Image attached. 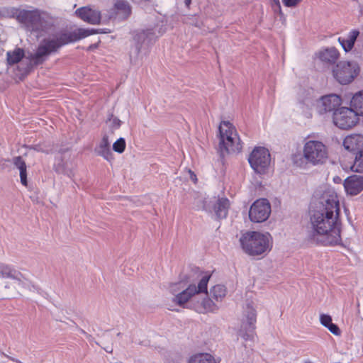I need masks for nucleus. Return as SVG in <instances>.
<instances>
[{"label":"nucleus","mask_w":363,"mask_h":363,"mask_svg":"<svg viewBox=\"0 0 363 363\" xmlns=\"http://www.w3.org/2000/svg\"><path fill=\"white\" fill-rule=\"evenodd\" d=\"M340 204L336 192L327 189L320 195L315 208L310 211L309 240L324 246L341 242Z\"/></svg>","instance_id":"1"},{"label":"nucleus","mask_w":363,"mask_h":363,"mask_svg":"<svg viewBox=\"0 0 363 363\" xmlns=\"http://www.w3.org/2000/svg\"><path fill=\"white\" fill-rule=\"evenodd\" d=\"M342 99L340 96L332 94L317 99L315 91L312 89H304L299 92L298 96L297 108L306 117H311V111L315 107L320 114L328 112L333 113L340 108Z\"/></svg>","instance_id":"2"},{"label":"nucleus","mask_w":363,"mask_h":363,"mask_svg":"<svg viewBox=\"0 0 363 363\" xmlns=\"http://www.w3.org/2000/svg\"><path fill=\"white\" fill-rule=\"evenodd\" d=\"M211 275L206 274L198 282L197 286L194 283L188 281H182L179 283L172 284L170 286V291L175 294L173 301L177 305L189 308L190 301L196 294H207V286Z\"/></svg>","instance_id":"3"},{"label":"nucleus","mask_w":363,"mask_h":363,"mask_svg":"<svg viewBox=\"0 0 363 363\" xmlns=\"http://www.w3.org/2000/svg\"><path fill=\"white\" fill-rule=\"evenodd\" d=\"M243 251L251 256L262 255L269 252L272 247V238L269 233L247 231L240 238Z\"/></svg>","instance_id":"4"},{"label":"nucleus","mask_w":363,"mask_h":363,"mask_svg":"<svg viewBox=\"0 0 363 363\" xmlns=\"http://www.w3.org/2000/svg\"><path fill=\"white\" fill-rule=\"evenodd\" d=\"M72 41L71 36L67 33H61L52 38L44 39L39 43L35 52L30 55L29 59L33 65H40L50 54Z\"/></svg>","instance_id":"5"},{"label":"nucleus","mask_w":363,"mask_h":363,"mask_svg":"<svg viewBox=\"0 0 363 363\" xmlns=\"http://www.w3.org/2000/svg\"><path fill=\"white\" fill-rule=\"evenodd\" d=\"M219 151L224 157L226 154L239 152L242 146L235 128L229 121H222L218 128Z\"/></svg>","instance_id":"6"},{"label":"nucleus","mask_w":363,"mask_h":363,"mask_svg":"<svg viewBox=\"0 0 363 363\" xmlns=\"http://www.w3.org/2000/svg\"><path fill=\"white\" fill-rule=\"evenodd\" d=\"M303 157L309 164L322 165L328 159V147L320 140L308 138L303 146Z\"/></svg>","instance_id":"7"},{"label":"nucleus","mask_w":363,"mask_h":363,"mask_svg":"<svg viewBox=\"0 0 363 363\" xmlns=\"http://www.w3.org/2000/svg\"><path fill=\"white\" fill-rule=\"evenodd\" d=\"M156 38L152 29L136 31L133 36V45L130 51V59L132 63L136 64L148 52L150 43Z\"/></svg>","instance_id":"8"},{"label":"nucleus","mask_w":363,"mask_h":363,"mask_svg":"<svg viewBox=\"0 0 363 363\" xmlns=\"http://www.w3.org/2000/svg\"><path fill=\"white\" fill-rule=\"evenodd\" d=\"M359 66L354 61H341L333 69L334 78L341 84L351 83L359 73Z\"/></svg>","instance_id":"9"},{"label":"nucleus","mask_w":363,"mask_h":363,"mask_svg":"<svg viewBox=\"0 0 363 363\" xmlns=\"http://www.w3.org/2000/svg\"><path fill=\"white\" fill-rule=\"evenodd\" d=\"M43 13L38 9H21L18 16V23L29 31H38L44 25Z\"/></svg>","instance_id":"10"},{"label":"nucleus","mask_w":363,"mask_h":363,"mask_svg":"<svg viewBox=\"0 0 363 363\" xmlns=\"http://www.w3.org/2000/svg\"><path fill=\"white\" fill-rule=\"evenodd\" d=\"M244 314L245 318L242 322L239 335L245 341H254L256 337L255 330L257 313L251 303L246 304Z\"/></svg>","instance_id":"11"},{"label":"nucleus","mask_w":363,"mask_h":363,"mask_svg":"<svg viewBox=\"0 0 363 363\" xmlns=\"http://www.w3.org/2000/svg\"><path fill=\"white\" fill-rule=\"evenodd\" d=\"M269 150L263 147H255L250 153L248 162L254 171L258 174H264L270 164Z\"/></svg>","instance_id":"12"},{"label":"nucleus","mask_w":363,"mask_h":363,"mask_svg":"<svg viewBox=\"0 0 363 363\" xmlns=\"http://www.w3.org/2000/svg\"><path fill=\"white\" fill-rule=\"evenodd\" d=\"M333 121L337 127L346 130L355 125L359 117L351 107H340L333 113Z\"/></svg>","instance_id":"13"},{"label":"nucleus","mask_w":363,"mask_h":363,"mask_svg":"<svg viewBox=\"0 0 363 363\" xmlns=\"http://www.w3.org/2000/svg\"><path fill=\"white\" fill-rule=\"evenodd\" d=\"M271 204L267 199H257L249 210V218L252 223L266 221L271 214Z\"/></svg>","instance_id":"14"},{"label":"nucleus","mask_w":363,"mask_h":363,"mask_svg":"<svg viewBox=\"0 0 363 363\" xmlns=\"http://www.w3.org/2000/svg\"><path fill=\"white\" fill-rule=\"evenodd\" d=\"M0 277L12 279L16 284L23 288L30 289L31 286H33L30 281L21 272L11 265L0 264Z\"/></svg>","instance_id":"15"},{"label":"nucleus","mask_w":363,"mask_h":363,"mask_svg":"<svg viewBox=\"0 0 363 363\" xmlns=\"http://www.w3.org/2000/svg\"><path fill=\"white\" fill-rule=\"evenodd\" d=\"M75 14L84 22L92 25L99 24L101 21V12L89 6L79 8L75 11Z\"/></svg>","instance_id":"16"},{"label":"nucleus","mask_w":363,"mask_h":363,"mask_svg":"<svg viewBox=\"0 0 363 363\" xmlns=\"http://www.w3.org/2000/svg\"><path fill=\"white\" fill-rule=\"evenodd\" d=\"M344 188L347 194L355 196L363 190V177L352 175L344 181Z\"/></svg>","instance_id":"17"},{"label":"nucleus","mask_w":363,"mask_h":363,"mask_svg":"<svg viewBox=\"0 0 363 363\" xmlns=\"http://www.w3.org/2000/svg\"><path fill=\"white\" fill-rule=\"evenodd\" d=\"M343 146L349 152L359 151L363 148V135L351 134L345 137Z\"/></svg>","instance_id":"18"},{"label":"nucleus","mask_w":363,"mask_h":363,"mask_svg":"<svg viewBox=\"0 0 363 363\" xmlns=\"http://www.w3.org/2000/svg\"><path fill=\"white\" fill-rule=\"evenodd\" d=\"M318 59L327 64H334L339 58L340 54L338 50L334 48H328L320 50L317 53Z\"/></svg>","instance_id":"19"},{"label":"nucleus","mask_w":363,"mask_h":363,"mask_svg":"<svg viewBox=\"0 0 363 363\" xmlns=\"http://www.w3.org/2000/svg\"><path fill=\"white\" fill-rule=\"evenodd\" d=\"M98 155L103 157L106 160L111 161L113 154L110 148V142L107 135H104L99 145L95 148Z\"/></svg>","instance_id":"20"},{"label":"nucleus","mask_w":363,"mask_h":363,"mask_svg":"<svg viewBox=\"0 0 363 363\" xmlns=\"http://www.w3.org/2000/svg\"><path fill=\"white\" fill-rule=\"evenodd\" d=\"M341 166L345 171L351 170L354 172L363 173V151H359L357 154L354 160L349 164L341 161Z\"/></svg>","instance_id":"21"},{"label":"nucleus","mask_w":363,"mask_h":363,"mask_svg":"<svg viewBox=\"0 0 363 363\" xmlns=\"http://www.w3.org/2000/svg\"><path fill=\"white\" fill-rule=\"evenodd\" d=\"M359 35V30L354 29L348 33L347 38H338V42L346 52L352 50Z\"/></svg>","instance_id":"22"},{"label":"nucleus","mask_w":363,"mask_h":363,"mask_svg":"<svg viewBox=\"0 0 363 363\" xmlns=\"http://www.w3.org/2000/svg\"><path fill=\"white\" fill-rule=\"evenodd\" d=\"M220 359L216 358L213 355L207 352L196 353L191 355L189 363H220Z\"/></svg>","instance_id":"23"},{"label":"nucleus","mask_w":363,"mask_h":363,"mask_svg":"<svg viewBox=\"0 0 363 363\" xmlns=\"http://www.w3.org/2000/svg\"><path fill=\"white\" fill-rule=\"evenodd\" d=\"M230 201L226 198L218 199L213 206V211L218 218H224L227 216Z\"/></svg>","instance_id":"24"},{"label":"nucleus","mask_w":363,"mask_h":363,"mask_svg":"<svg viewBox=\"0 0 363 363\" xmlns=\"http://www.w3.org/2000/svg\"><path fill=\"white\" fill-rule=\"evenodd\" d=\"M114 9L116 15L120 19L127 18L131 13V8L129 4L125 0H116Z\"/></svg>","instance_id":"25"},{"label":"nucleus","mask_w":363,"mask_h":363,"mask_svg":"<svg viewBox=\"0 0 363 363\" xmlns=\"http://www.w3.org/2000/svg\"><path fill=\"white\" fill-rule=\"evenodd\" d=\"M350 105L358 117H363V90L357 91L352 96Z\"/></svg>","instance_id":"26"},{"label":"nucleus","mask_w":363,"mask_h":363,"mask_svg":"<svg viewBox=\"0 0 363 363\" xmlns=\"http://www.w3.org/2000/svg\"><path fill=\"white\" fill-rule=\"evenodd\" d=\"M13 164L18 169L21 184L26 186L28 185L26 164L21 157H16L13 159Z\"/></svg>","instance_id":"27"},{"label":"nucleus","mask_w":363,"mask_h":363,"mask_svg":"<svg viewBox=\"0 0 363 363\" xmlns=\"http://www.w3.org/2000/svg\"><path fill=\"white\" fill-rule=\"evenodd\" d=\"M24 50L21 48H16L13 51L7 52V62L9 65L19 62L24 57Z\"/></svg>","instance_id":"28"},{"label":"nucleus","mask_w":363,"mask_h":363,"mask_svg":"<svg viewBox=\"0 0 363 363\" xmlns=\"http://www.w3.org/2000/svg\"><path fill=\"white\" fill-rule=\"evenodd\" d=\"M211 295L216 301H221L226 295V288L225 286L218 284L211 289Z\"/></svg>","instance_id":"29"},{"label":"nucleus","mask_w":363,"mask_h":363,"mask_svg":"<svg viewBox=\"0 0 363 363\" xmlns=\"http://www.w3.org/2000/svg\"><path fill=\"white\" fill-rule=\"evenodd\" d=\"M21 9L18 8H7L0 9L1 18H15L18 21V16L21 12Z\"/></svg>","instance_id":"30"},{"label":"nucleus","mask_w":363,"mask_h":363,"mask_svg":"<svg viewBox=\"0 0 363 363\" xmlns=\"http://www.w3.org/2000/svg\"><path fill=\"white\" fill-rule=\"evenodd\" d=\"M126 143L123 138H120L113 144V150L118 153H123L125 149Z\"/></svg>","instance_id":"31"},{"label":"nucleus","mask_w":363,"mask_h":363,"mask_svg":"<svg viewBox=\"0 0 363 363\" xmlns=\"http://www.w3.org/2000/svg\"><path fill=\"white\" fill-rule=\"evenodd\" d=\"M97 33V30L95 29H79L78 35L79 38H84L91 35Z\"/></svg>","instance_id":"32"},{"label":"nucleus","mask_w":363,"mask_h":363,"mask_svg":"<svg viewBox=\"0 0 363 363\" xmlns=\"http://www.w3.org/2000/svg\"><path fill=\"white\" fill-rule=\"evenodd\" d=\"M320 322L321 325L327 328L332 323V318L328 314H321L320 315Z\"/></svg>","instance_id":"33"},{"label":"nucleus","mask_w":363,"mask_h":363,"mask_svg":"<svg viewBox=\"0 0 363 363\" xmlns=\"http://www.w3.org/2000/svg\"><path fill=\"white\" fill-rule=\"evenodd\" d=\"M327 328L335 335H340L341 333L339 327L336 324L333 323V322L327 327Z\"/></svg>","instance_id":"34"},{"label":"nucleus","mask_w":363,"mask_h":363,"mask_svg":"<svg viewBox=\"0 0 363 363\" xmlns=\"http://www.w3.org/2000/svg\"><path fill=\"white\" fill-rule=\"evenodd\" d=\"M109 121L111 123V127L113 128H118L121 126V122L116 117H113L112 116L111 118H109Z\"/></svg>","instance_id":"35"},{"label":"nucleus","mask_w":363,"mask_h":363,"mask_svg":"<svg viewBox=\"0 0 363 363\" xmlns=\"http://www.w3.org/2000/svg\"><path fill=\"white\" fill-rule=\"evenodd\" d=\"M301 0H282L284 5L286 7L296 6Z\"/></svg>","instance_id":"36"},{"label":"nucleus","mask_w":363,"mask_h":363,"mask_svg":"<svg viewBox=\"0 0 363 363\" xmlns=\"http://www.w3.org/2000/svg\"><path fill=\"white\" fill-rule=\"evenodd\" d=\"M208 203V201H205L203 202V203H202L201 205H198V206H196L197 209H199V208H203L204 210H206V211H210V210L208 209V203Z\"/></svg>","instance_id":"37"},{"label":"nucleus","mask_w":363,"mask_h":363,"mask_svg":"<svg viewBox=\"0 0 363 363\" xmlns=\"http://www.w3.org/2000/svg\"><path fill=\"white\" fill-rule=\"evenodd\" d=\"M190 173H191V179L193 181L196 182L197 180L196 174L194 172H191V171H190Z\"/></svg>","instance_id":"38"},{"label":"nucleus","mask_w":363,"mask_h":363,"mask_svg":"<svg viewBox=\"0 0 363 363\" xmlns=\"http://www.w3.org/2000/svg\"><path fill=\"white\" fill-rule=\"evenodd\" d=\"M191 0H185L184 1V3H185V5L189 7V5L191 4Z\"/></svg>","instance_id":"39"},{"label":"nucleus","mask_w":363,"mask_h":363,"mask_svg":"<svg viewBox=\"0 0 363 363\" xmlns=\"http://www.w3.org/2000/svg\"><path fill=\"white\" fill-rule=\"evenodd\" d=\"M35 149H36L38 151H42V152H48V151H47V150H43V149H42L41 147H36Z\"/></svg>","instance_id":"40"},{"label":"nucleus","mask_w":363,"mask_h":363,"mask_svg":"<svg viewBox=\"0 0 363 363\" xmlns=\"http://www.w3.org/2000/svg\"><path fill=\"white\" fill-rule=\"evenodd\" d=\"M67 176H68L69 177H70V178H71V177H72V176H73V173H72V172H69V173H67Z\"/></svg>","instance_id":"41"},{"label":"nucleus","mask_w":363,"mask_h":363,"mask_svg":"<svg viewBox=\"0 0 363 363\" xmlns=\"http://www.w3.org/2000/svg\"><path fill=\"white\" fill-rule=\"evenodd\" d=\"M303 363H313L312 361H311L310 359H306L304 360Z\"/></svg>","instance_id":"42"},{"label":"nucleus","mask_w":363,"mask_h":363,"mask_svg":"<svg viewBox=\"0 0 363 363\" xmlns=\"http://www.w3.org/2000/svg\"><path fill=\"white\" fill-rule=\"evenodd\" d=\"M11 359H12L13 361L16 362H18V363H21L20 361L17 360V359H15L14 358H11L10 357Z\"/></svg>","instance_id":"43"}]
</instances>
